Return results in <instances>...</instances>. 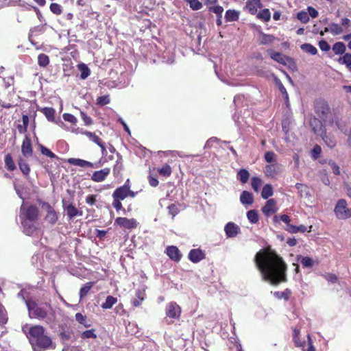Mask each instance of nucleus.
<instances>
[{
	"label": "nucleus",
	"instance_id": "obj_1",
	"mask_svg": "<svg viewBox=\"0 0 351 351\" xmlns=\"http://www.w3.org/2000/svg\"><path fill=\"white\" fill-rule=\"evenodd\" d=\"M254 263L263 280L274 286L287 282V265L282 257L270 245L260 250L256 254Z\"/></svg>",
	"mask_w": 351,
	"mask_h": 351
},
{
	"label": "nucleus",
	"instance_id": "obj_2",
	"mask_svg": "<svg viewBox=\"0 0 351 351\" xmlns=\"http://www.w3.org/2000/svg\"><path fill=\"white\" fill-rule=\"evenodd\" d=\"M23 330L26 333V336L34 351L55 348V345L51 338L46 334L43 326L40 325H35L30 327L24 326L23 327Z\"/></svg>",
	"mask_w": 351,
	"mask_h": 351
},
{
	"label": "nucleus",
	"instance_id": "obj_3",
	"mask_svg": "<svg viewBox=\"0 0 351 351\" xmlns=\"http://www.w3.org/2000/svg\"><path fill=\"white\" fill-rule=\"evenodd\" d=\"M313 106L315 113L324 123L328 121L331 127L335 125L338 129L340 128V120L338 117L333 115L327 101L323 99H316Z\"/></svg>",
	"mask_w": 351,
	"mask_h": 351
},
{
	"label": "nucleus",
	"instance_id": "obj_4",
	"mask_svg": "<svg viewBox=\"0 0 351 351\" xmlns=\"http://www.w3.org/2000/svg\"><path fill=\"white\" fill-rule=\"evenodd\" d=\"M332 51L335 55H342V57L338 58L337 62L340 64H344L351 73V53H345L346 50V45L343 42H337L332 46Z\"/></svg>",
	"mask_w": 351,
	"mask_h": 351
},
{
	"label": "nucleus",
	"instance_id": "obj_5",
	"mask_svg": "<svg viewBox=\"0 0 351 351\" xmlns=\"http://www.w3.org/2000/svg\"><path fill=\"white\" fill-rule=\"evenodd\" d=\"M21 219L29 221H36L39 217V210L35 205H29L25 208L23 205L21 207Z\"/></svg>",
	"mask_w": 351,
	"mask_h": 351
},
{
	"label": "nucleus",
	"instance_id": "obj_6",
	"mask_svg": "<svg viewBox=\"0 0 351 351\" xmlns=\"http://www.w3.org/2000/svg\"><path fill=\"white\" fill-rule=\"evenodd\" d=\"M336 217L339 219H346L351 217V208L347 207V202L344 199H339L334 209Z\"/></svg>",
	"mask_w": 351,
	"mask_h": 351
},
{
	"label": "nucleus",
	"instance_id": "obj_7",
	"mask_svg": "<svg viewBox=\"0 0 351 351\" xmlns=\"http://www.w3.org/2000/svg\"><path fill=\"white\" fill-rule=\"evenodd\" d=\"M62 208L66 213L67 218L69 221L73 220L76 217L83 215V211L76 208L73 203H67L65 199H62Z\"/></svg>",
	"mask_w": 351,
	"mask_h": 351
},
{
	"label": "nucleus",
	"instance_id": "obj_8",
	"mask_svg": "<svg viewBox=\"0 0 351 351\" xmlns=\"http://www.w3.org/2000/svg\"><path fill=\"white\" fill-rule=\"evenodd\" d=\"M323 122L322 119L315 116H312L310 118L309 124L314 134L319 135L326 130V127Z\"/></svg>",
	"mask_w": 351,
	"mask_h": 351
},
{
	"label": "nucleus",
	"instance_id": "obj_9",
	"mask_svg": "<svg viewBox=\"0 0 351 351\" xmlns=\"http://www.w3.org/2000/svg\"><path fill=\"white\" fill-rule=\"evenodd\" d=\"M29 311H32L34 316L38 319H45L47 316V312L45 308L39 306L35 302L27 303Z\"/></svg>",
	"mask_w": 351,
	"mask_h": 351
},
{
	"label": "nucleus",
	"instance_id": "obj_10",
	"mask_svg": "<svg viewBox=\"0 0 351 351\" xmlns=\"http://www.w3.org/2000/svg\"><path fill=\"white\" fill-rule=\"evenodd\" d=\"M114 225L130 230L136 228L138 226V223L134 218L128 219L127 217H119L115 219Z\"/></svg>",
	"mask_w": 351,
	"mask_h": 351
},
{
	"label": "nucleus",
	"instance_id": "obj_11",
	"mask_svg": "<svg viewBox=\"0 0 351 351\" xmlns=\"http://www.w3.org/2000/svg\"><path fill=\"white\" fill-rule=\"evenodd\" d=\"M181 312V307L176 302H171L167 305L166 315L170 318L178 319Z\"/></svg>",
	"mask_w": 351,
	"mask_h": 351
},
{
	"label": "nucleus",
	"instance_id": "obj_12",
	"mask_svg": "<svg viewBox=\"0 0 351 351\" xmlns=\"http://www.w3.org/2000/svg\"><path fill=\"white\" fill-rule=\"evenodd\" d=\"M43 206H45L47 210L45 219L51 225L56 224L58 220V216L56 211L48 202H44Z\"/></svg>",
	"mask_w": 351,
	"mask_h": 351
},
{
	"label": "nucleus",
	"instance_id": "obj_13",
	"mask_svg": "<svg viewBox=\"0 0 351 351\" xmlns=\"http://www.w3.org/2000/svg\"><path fill=\"white\" fill-rule=\"evenodd\" d=\"M165 253L171 260L176 263L179 262L182 256L178 247L174 245L168 246L166 248Z\"/></svg>",
	"mask_w": 351,
	"mask_h": 351
},
{
	"label": "nucleus",
	"instance_id": "obj_14",
	"mask_svg": "<svg viewBox=\"0 0 351 351\" xmlns=\"http://www.w3.org/2000/svg\"><path fill=\"white\" fill-rule=\"evenodd\" d=\"M110 173V169L108 167L104 168L99 171H95L91 176V180L95 182H101L104 181Z\"/></svg>",
	"mask_w": 351,
	"mask_h": 351
},
{
	"label": "nucleus",
	"instance_id": "obj_15",
	"mask_svg": "<svg viewBox=\"0 0 351 351\" xmlns=\"http://www.w3.org/2000/svg\"><path fill=\"white\" fill-rule=\"evenodd\" d=\"M21 152L25 157L31 156L33 154L32 141L28 135H25L21 145Z\"/></svg>",
	"mask_w": 351,
	"mask_h": 351
},
{
	"label": "nucleus",
	"instance_id": "obj_16",
	"mask_svg": "<svg viewBox=\"0 0 351 351\" xmlns=\"http://www.w3.org/2000/svg\"><path fill=\"white\" fill-rule=\"evenodd\" d=\"M270 57L272 60L283 65H287L289 62H293V59L291 58L274 51H270Z\"/></svg>",
	"mask_w": 351,
	"mask_h": 351
},
{
	"label": "nucleus",
	"instance_id": "obj_17",
	"mask_svg": "<svg viewBox=\"0 0 351 351\" xmlns=\"http://www.w3.org/2000/svg\"><path fill=\"white\" fill-rule=\"evenodd\" d=\"M189 259L193 263H197L206 258L205 253L199 248L192 249L188 256Z\"/></svg>",
	"mask_w": 351,
	"mask_h": 351
},
{
	"label": "nucleus",
	"instance_id": "obj_18",
	"mask_svg": "<svg viewBox=\"0 0 351 351\" xmlns=\"http://www.w3.org/2000/svg\"><path fill=\"white\" fill-rule=\"evenodd\" d=\"M82 134L87 136L90 140L93 141L95 143H96L101 148L103 154L106 153V149L104 143H103L101 139L98 136H97L94 132L85 131Z\"/></svg>",
	"mask_w": 351,
	"mask_h": 351
},
{
	"label": "nucleus",
	"instance_id": "obj_19",
	"mask_svg": "<svg viewBox=\"0 0 351 351\" xmlns=\"http://www.w3.org/2000/svg\"><path fill=\"white\" fill-rule=\"evenodd\" d=\"M276 202L274 199H268L265 206L262 208L263 214L267 217L276 213Z\"/></svg>",
	"mask_w": 351,
	"mask_h": 351
},
{
	"label": "nucleus",
	"instance_id": "obj_20",
	"mask_svg": "<svg viewBox=\"0 0 351 351\" xmlns=\"http://www.w3.org/2000/svg\"><path fill=\"white\" fill-rule=\"evenodd\" d=\"M263 4L261 0H247L245 8L251 14H256L258 9L261 8Z\"/></svg>",
	"mask_w": 351,
	"mask_h": 351
},
{
	"label": "nucleus",
	"instance_id": "obj_21",
	"mask_svg": "<svg viewBox=\"0 0 351 351\" xmlns=\"http://www.w3.org/2000/svg\"><path fill=\"white\" fill-rule=\"evenodd\" d=\"M224 230H225L226 234L228 237H234L238 234V233L240 230V228L234 223L228 222L226 225V226L224 228Z\"/></svg>",
	"mask_w": 351,
	"mask_h": 351
},
{
	"label": "nucleus",
	"instance_id": "obj_22",
	"mask_svg": "<svg viewBox=\"0 0 351 351\" xmlns=\"http://www.w3.org/2000/svg\"><path fill=\"white\" fill-rule=\"evenodd\" d=\"M280 171L279 165L277 163L267 165L265 167L264 173L267 177L274 178Z\"/></svg>",
	"mask_w": 351,
	"mask_h": 351
},
{
	"label": "nucleus",
	"instance_id": "obj_23",
	"mask_svg": "<svg viewBox=\"0 0 351 351\" xmlns=\"http://www.w3.org/2000/svg\"><path fill=\"white\" fill-rule=\"evenodd\" d=\"M68 162L70 165L78 166L81 167H89V168H93L95 167V165L93 162L86 161L83 159L80 158H71L68 159Z\"/></svg>",
	"mask_w": 351,
	"mask_h": 351
},
{
	"label": "nucleus",
	"instance_id": "obj_24",
	"mask_svg": "<svg viewBox=\"0 0 351 351\" xmlns=\"http://www.w3.org/2000/svg\"><path fill=\"white\" fill-rule=\"evenodd\" d=\"M32 222V221L24 219H22L21 221V223L23 227V231L25 233V234L28 236L32 235L38 230L37 226Z\"/></svg>",
	"mask_w": 351,
	"mask_h": 351
},
{
	"label": "nucleus",
	"instance_id": "obj_25",
	"mask_svg": "<svg viewBox=\"0 0 351 351\" xmlns=\"http://www.w3.org/2000/svg\"><path fill=\"white\" fill-rule=\"evenodd\" d=\"M319 136H321L325 144L330 149H332L336 146L337 142L335 136L330 134H327L326 130L319 134Z\"/></svg>",
	"mask_w": 351,
	"mask_h": 351
},
{
	"label": "nucleus",
	"instance_id": "obj_26",
	"mask_svg": "<svg viewBox=\"0 0 351 351\" xmlns=\"http://www.w3.org/2000/svg\"><path fill=\"white\" fill-rule=\"evenodd\" d=\"M112 198H117L119 200H124L126 197H128L127 194V187L126 186H119L116 189L112 195Z\"/></svg>",
	"mask_w": 351,
	"mask_h": 351
},
{
	"label": "nucleus",
	"instance_id": "obj_27",
	"mask_svg": "<svg viewBox=\"0 0 351 351\" xmlns=\"http://www.w3.org/2000/svg\"><path fill=\"white\" fill-rule=\"evenodd\" d=\"M73 336H74L73 331L69 328H67V329L63 328L59 334L60 339L62 343H65L66 341L72 340V338Z\"/></svg>",
	"mask_w": 351,
	"mask_h": 351
},
{
	"label": "nucleus",
	"instance_id": "obj_28",
	"mask_svg": "<svg viewBox=\"0 0 351 351\" xmlns=\"http://www.w3.org/2000/svg\"><path fill=\"white\" fill-rule=\"evenodd\" d=\"M300 330L299 328H294L293 329V340L295 346L298 348H304L305 346V341H301L300 339Z\"/></svg>",
	"mask_w": 351,
	"mask_h": 351
},
{
	"label": "nucleus",
	"instance_id": "obj_29",
	"mask_svg": "<svg viewBox=\"0 0 351 351\" xmlns=\"http://www.w3.org/2000/svg\"><path fill=\"white\" fill-rule=\"evenodd\" d=\"M240 201L243 204L251 205L254 202L253 195L247 191H243L240 195Z\"/></svg>",
	"mask_w": 351,
	"mask_h": 351
},
{
	"label": "nucleus",
	"instance_id": "obj_30",
	"mask_svg": "<svg viewBox=\"0 0 351 351\" xmlns=\"http://www.w3.org/2000/svg\"><path fill=\"white\" fill-rule=\"evenodd\" d=\"M18 165L20 170L25 177H27L29 175L31 169L29 165L25 162L22 157H19L18 159Z\"/></svg>",
	"mask_w": 351,
	"mask_h": 351
},
{
	"label": "nucleus",
	"instance_id": "obj_31",
	"mask_svg": "<svg viewBox=\"0 0 351 351\" xmlns=\"http://www.w3.org/2000/svg\"><path fill=\"white\" fill-rule=\"evenodd\" d=\"M46 117L49 121L53 122L55 121L56 110L51 107H45L40 110Z\"/></svg>",
	"mask_w": 351,
	"mask_h": 351
},
{
	"label": "nucleus",
	"instance_id": "obj_32",
	"mask_svg": "<svg viewBox=\"0 0 351 351\" xmlns=\"http://www.w3.org/2000/svg\"><path fill=\"white\" fill-rule=\"evenodd\" d=\"M5 167L9 171H13L16 169L11 154H7L4 157Z\"/></svg>",
	"mask_w": 351,
	"mask_h": 351
},
{
	"label": "nucleus",
	"instance_id": "obj_33",
	"mask_svg": "<svg viewBox=\"0 0 351 351\" xmlns=\"http://www.w3.org/2000/svg\"><path fill=\"white\" fill-rule=\"evenodd\" d=\"M136 296L137 298H135L132 301V304L134 307L139 306L142 302L145 300V293L144 290L138 289L136 291Z\"/></svg>",
	"mask_w": 351,
	"mask_h": 351
},
{
	"label": "nucleus",
	"instance_id": "obj_34",
	"mask_svg": "<svg viewBox=\"0 0 351 351\" xmlns=\"http://www.w3.org/2000/svg\"><path fill=\"white\" fill-rule=\"evenodd\" d=\"M239 13L234 10H228L226 12L225 19L228 22H233L239 20Z\"/></svg>",
	"mask_w": 351,
	"mask_h": 351
},
{
	"label": "nucleus",
	"instance_id": "obj_35",
	"mask_svg": "<svg viewBox=\"0 0 351 351\" xmlns=\"http://www.w3.org/2000/svg\"><path fill=\"white\" fill-rule=\"evenodd\" d=\"M273 194L274 189L272 185L270 184H265L262 189L261 197L263 199H267L269 197H271Z\"/></svg>",
	"mask_w": 351,
	"mask_h": 351
},
{
	"label": "nucleus",
	"instance_id": "obj_36",
	"mask_svg": "<svg viewBox=\"0 0 351 351\" xmlns=\"http://www.w3.org/2000/svg\"><path fill=\"white\" fill-rule=\"evenodd\" d=\"M117 302V298L112 295H108L107 296L106 301L102 303L101 306L103 309H110Z\"/></svg>",
	"mask_w": 351,
	"mask_h": 351
},
{
	"label": "nucleus",
	"instance_id": "obj_37",
	"mask_svg": "<svg viewBox=\"0 0 351 351\" xmlns=\"http://www.w3.org/2000/svg\"><path fill=\"white\" fill-rule=\"evenodd\" d=\"M157 171L160 176L165 178L169 177L172 173V169L170 165L165 164L162 167L157 169Z\"/></svg>",
	"mask_w": 351,
	"mask_h": 351
},
{
	"label": "nucleus",
	"instance_id": "obj_38",
	"mask_svg": "<svg viewBox=\"0 0 351 351\" xmlns=\"http://www.w3.org/2000/svg\"><path fill=\"white\" fill-rule=\"evenodd\" d=\"M250 178V173L245 169H240L237 173V179L242 183L245 184Z\"/></svg>",
	"mask_w": 351,
	"mask_h": 351
},
{
	"label": "nucleus",
	"instance_id": "obj_39",
	"mask_svg": "<svg viewBox=\"0 0 351 351\" xmlns=\"http://www.w3.org/2000/svg\"><path fill=\"white\" fill-rule=\"evenodd\" d=\"M93 282H86L82 287L80 288L79 293L80 300L83 299L85 296H86L88 293L93 287Z\"/></svg>",
	"mask_w": 351,
	"mask_h": 351
},
{
	"label": "nucleus",
	"instance_id": "obj_40",
	"mask_svg": "<svg viewBox=\"0 0 351 351\" xmlns=\"http://www.w3.org/2000/svg\"><path fill=\"white\" fill-rule=\"evenodd\" d=\"M274 296L278 299H284L288 301L291 295V291L289 289H286L283 291H276L274 293Z\"/></svg>",
	"mask_w": 351,
	"mask_h": 351
},
{
	"label": "nucleus",
	"instance_id": "obj_41",
	"mask_svg": "<svg viewBox=\"0 0 351 351\" xmlns=\"http://www.w3.org/2000/svg\"><path fill=\"white\" fill-rule=\"evenodd\" d=\"M300 48L302 51L306 53H308L311 55H316L317 53V49L315 47L310 43H304L300 46Z\"/></svg>",
	"mask_w": 351,
	"mask_h": 351
},
{
	"label": "nucleus",
	"instance_id": "obj_42",
	"mask_svg": "<svg viewBox=\"0 0 351 351\" xmlns=\"http://www.w3.org/2000/svg\"><path fill=\"white\" fill-rule=\"evenodd\" d=\"M257 18L265 22H268L271 19V13L269 9L265 8L261 10L257 14Z\"/></svg>",
	"mask_w": 351,
	"mask_h": 351
},
{
	"label": "nucleus",
	"instance_id": "obj_43",
	"mask_svg": "<svg viewBox=\"0 0 351 351\" xmlns=\"http://www.w3.org/2000/svg\"><path fill=\"white\" fill-rule=\"evenodd\" d=\"M123 167L122 158L120 157L117 160L114 167H113V174L115 177H117L121 173Z\"/></svg>",
	"mask_w": 351,
	"mask_h": 351
},
{
	"label": "nucleus",
	"instance_id": "obj_44",
	"mask_svg": "<svg viewBox=\"0 0 351 351\" xmlns=\"http://www.w3.org/2000/svg\"><path fill=\"white\" fill-rule=\"evenodd\" d=\"M330 27V32L333 35H339L343 32L342 27L335 23H331L329 25Z\"/></svg>",
	"mask_w": 351,
	"mask_h": 351
},
{
	"label": "nucleus",
	"instance_id": "obj_45",
	"mask_svg": "<svg viewBox=\"0 0 351 351\" xmlns=\"http://www.w3.org/2000/svg\"><path fill=\"white\" fill-rule=\"evenodd\" d=\"M38 64L40 66L45 67L49 64V58L45 53H40L38 56Z\"/></svg>",
	"mask_w": 351,
	"mask_h": 351
},
{
	"label": "nucleus",
	"instance_id": "obj_46",
	"mask_svg": "<svg viewBox=\"0 0 351 351\" xmlns=\"http://www.w3.org/2000/svg\"><path fill=\"white\" fill-rule=\"evenodd\" d=\"M75 320L82 324L84 327L88 328L90 326V324H88L87 322V317L86 315H82L81 313H77L75 314Z\"/></svg>",
	"mask_w": 351,
	"mask_h": 351
},
{
	"label": "nucleus",
	"instance_id": "obj_47",
	"mask_svg": "<svg viewBox=\"0 0 351 351\" xmlns=\"http://www.w3.org/2000/svg\"><path fill=\"white\" fill-rule=\"evenodd\" d=\"M252 188L255 192H258L262 185V180L260 178L254 176L251 180Z\"/></svg>",
	"mask_w": 351,
	"mask_h": 351
},
{
	"label": "nucleus",
	"instance_id": "obj_48",
	"mask_svg": "<svg viewBox=\"0 0 351 351\" xmlns=\"http://www.w3.org/2000/svg\"><path fill=\"white\" fill-rule=\"evenodd\" d=\"M78 68H79L80 71H81V75H80L81 79L84 80V79L87 78L90 73V69H88V67L84 64H79Z\"/></svg>",
	"mask_w": 351,
	"mask_h": 351
},
{
	"label": "nucleus",
	"instance_id": "obj_49",
	"mask_svg": "<svg viewBox=\"0 0 351 351\" xmlns=\"http://www.w3.org/2000/svg\"><path fill=\"white\" fill-rule=\"evenodd\" d=\"M247 217L252 223H256L258 221V215L255 210H249L247 213Z\"/></svg>",
	"mask_w": 351,
	"mask_h": 351
},
{
	"label": "nucleus",
	"instance_id": "obj_50",
	"mask_svg": "<svg viewBox=\"0 0 351 351\" xmlns=\"http://www.w3.org/2000/svg\"><path fill=\"white\" fill-rule=\"evenodd\" d=\"M300 258H301L300 263L303 267H312L313 266V261L311 258L308 256H300L298 258V260H300Z\"/></svg>",
	"mask_w": 351,
	"mask_h": 351
},
{
	"label": "nucleus",
	"instance_id": "obj_51",
	"mask_svg": "<svg viewBox=\"0 0 351 351\" xmlns=\"http://www.w3.org/2000/svg\"><path fill=\"white\" fill-rule=\"evenodd\" d=\"M39 148H40V152L43 155H45L51 158H58L57 156L54 153H53L51 150H49L45 146H44L43 145H39Z\"/></svg>",
	"mask_w": 351,
	"mask_h": 351
},
{
	"label": "nucleus",
	"instance_id": "obj_52",
	"mask_svg": "<svg viewBox=\"0 0 351 351\" xmlns=\"http://www.w3.org/2000/svg\"><path fill=\"white\" fill-rule=\"evenodd\" d=\"M49 9L53 14L57 16L60 15L62 12V6L57 3H51L50 4Z\"/></svg>",
	"mask_w": 351,
	"mask_h": 351
},
{
	"label": "nucleus",
	"instance_id": "obj_53",
	"mask_svg": "<svg viewBox=\"0 0 351 351\" xmlns=\"http://www.w3.org/2000/svg\"><path fill=\"white\" fill-rule=\"evenodd\" d=\"M184 1L189 3L190 8L193 10H199L203 7L202 2H200L199 0H184Z\"/></svg>",
	"mask_w": 351,
	"mask_h": 351
},
{
	"label": "nucleus",
	"instance_id": "obj_54",
	"mask_svg": "<svg viewBox=\"0 0 351 351\" xmlns=\"http://www.w3.org/2000/svg\"><path fill=\"white\" fill-rule=\"evenodd\" d=\"M110 102V99L108 95H103L101 97H99L97 99V105L100 106H104L107 104H108Z\"/></svg>",
	"mask_w": 351,
	"mask_h": 351
},
{
	"label": "nucleus",
	"instance_id": "obj_55",
	"mask_svg": "<svg viewBox=\"0 0 351 351\" xmlns=\"http://www.w3.org/2000/svg\"><path fill=\"white\" fill-rule=\"evenodd\" d=\"M81 338L83 339H96L97 335L95 333L94 329L87 330L82 332Z\"/></svg>",
	"mask_w": 351,
	"mask_h": 351
},
{
	"label": "nucleus",
	"instance_id": "obj_56",
	"mask_svg": "<svg viewBox=\"0 0 351 351\" xmlns=\"http://www.w3.org/2000/svg\"><path fill=\"white\" fill-rule=\"evenodd\" d=\"M274 39L275 38L272 35L263 34L260 41V44L267 45L269 43H271L274 40Z\"/></svg>",
	"mask_w": 351,
	"mask_h": 351
},
{
	"label": "nucleus",
	"instance_id": "obj_57",
	"mask_svg": "<svg viewBox=\"0 0 351 351\" xmlns=\"http://www.w3.org/2000/svg\"><path fill=\"white\" fill-rule=\"evenodd\" d=\"M297 18L302 23H307L310 19L308 13L305 11H300L297 14Z\"/></svg>",
	"mask_w": 351,
	"mask_h": 351
},
{
	"label": "nucleus",
	"instance_id": "obj_58",
	"mask_svg": "<svg viewBox=\"0 0 351 351\" xmlns=\"http://www.w3.org/2000/svg\"><path fill=\"white\" fill-rule=\"evenodd\" d=\"M208 11L217 14V16H221L223 12V8L221 5L210 6L208 8Z\"/></svg>",
	"mask_w": 351,
	"mask_h": 351
},
{
	"label": "nucleus",
	"instance_id": "obj_59",
	"mask_svg": "<svg viewBox=\"0 0 351 351\" xmlns=\"http://www.w3.org/2000/svg\"><path fill=\"white\" fill-rule=\"evenodd\" d=\"M62 117L65 121L69 122L73 125H76L77 123V120L76 117L71 114L64 113Z\"/></svg>",
	"mask_w": 351,
	"mask_h": 351
},
{
	"label": "nucleus",
	"instance_id": "obj_60",
	"mask_svg": "<svg viewBox=\"0 0 351 351\" xmlns=\"http://www.w3.org/2000/svg\"><path fill=\"white\" fill-rule=\"evenodd\" d=\"M322 152V148L319 145H315L313 149L311 150V156L315 160L317 159L319 157V155Z\"/></svg>",
	"mask_w": 351,
	"mask_h": 351
},
{
	"label": "nucleus",
	"instance_id": "obj_61",
	"mask_svg": "<svg viewBox=\"0 0 351 351\" xmlns=\"http://www.w3.org/2000/svg\"><path fill=\"white\" fill-rule=\"evenodd\" d=\"M266 162L271 163L276 161V155L274 152H267L264 156Z\"/></svg>",
	"mask_w": 351,
	"mask_h": 351
},
{
	"label": "nucleus",
	"instance_id": "obj_62",
	"mask_svg": "<svg viewBox=\"0 0 351 351\" xmlns=\"http://www.w3.org/2000/svg\"><path fill=\"white\" fill-rule=\"evenodd\" d=\"M169 213L172 216V217H174L176 215L179 213V208L178 206L175 204H171L167 207Z\"/></svg>",
	"mask_w": 351,
	"mask_h": 351
},
{
	"label": "nucleus",
	"instance_id": "obj_63",
	"mask_svg": "<svg viewBox=\"0 0 351 351\" xmlns=\"http://www.w3.org/2000/svg\"><path fill=\"white\" fill-rule=\"evenodd\" d=\"M318 46L322 51H328L330 49V46L325 40H321L318 43Z\"/></svg>",
	"mask_w": 351,
	"mask_h": 351
},
{
	"label": "nucleus",
	"instance_id": "obj_64",
	"mask_svg": "<svg viewBox=\"0 0 351 351\" xmlns=\"http://www.w3.org/2000/svg\"><path fill=\"white\" fill-rule=\"evenodd\" d=\"M80 116L86 125H90L93 124V119L90 117H88L84 112L81 111Z\"/></svg>",
	"mask_w": 351,
	"mask_h": 351
}]
</instances>
